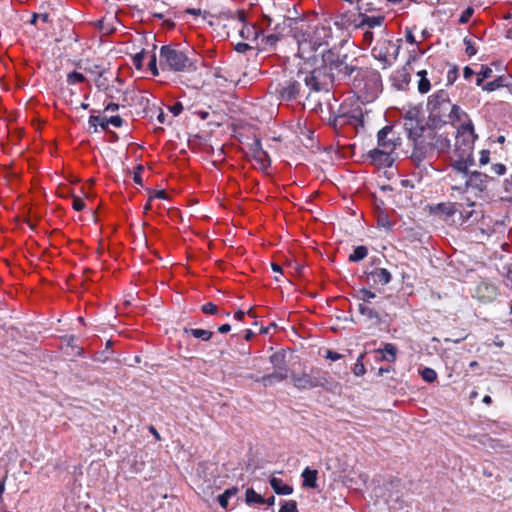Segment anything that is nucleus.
I'll use <instances>...</instances> for the list:
<instances>
[{
	"label": "nucleus",
	"instance_id": "22",
	"mask_svg": "<svg viewBox=\"0 0 512 512\" xmlns=\"http://www.w3.org/2000/svg\"><path fill=\"white\" fill-rule=\"evenodd\" d=\"M434 146L439 152L445 153L450 152L451 153V139L444 134L436 135L434 140Z\"/></svg>",
	"mask_w": 512,
	"mask_h": 512
},
{
	"label": "nucleus",
	"instance_id": "10",
	"mask_svg": "<svg viewBox=\"0 0 512 512\" xmlns=\"http://www.w3.org/2000/svg\"><path fill=\"white\" fill-rule=\"evenodd\" d=\"M304 30L312 38L314 44L319 47L328 45L332 39V28L328 22L318 23L315 25L303 24Z\"/></svg>",
	"mask_w": 512,
	"mask_h": 512
},
{
	"label": "nucleus",
	"instance_id": "33",
	"mask_svg": "<svg viewBox=\"0 0 512 512\" xmlns=\"http://www.w3.org/2000/svg\"><path fill=\"white\" fill-rule=\"evenodd\" d=\"M85 81H86V77L84 76V74H82L80 72L72 71L67 74V83L69 85H76V84L83 83Z\"/></svg>",
	"mask_w": 512,
	"mask_h": 512
},
{
	"label": "nucleus",
	"instance_id": "13",
	"mask_svg": "<svg viewBox=\"0 0 512 512\" xmlns=\"http://www.w3.org/2000/svg\"><path fill=\"white\" fill-rule=\"evenodd\" d=\"M250 150L255 164L258 165L260 169L265 170L270 166L269 156L267 152L263 150L259 140H255L251 144Z\"/></svg>",
	"mask_w": 512,
	"mask_h": 512
},
{
	"label": "nucleus",
	"instance_id": "4",
	"mask_svg": "<svg viewBox=\"0 0 512 512\" xmlns=\"http://www.w3.org/2000/svg\"><path fill=\"white\" fill-rule=\"evenodd\" d=\"M328 79L321 75L319 71L305 72L300 70L295 79L287 80L281 85L279 94L282 99L294 100L300 95L303 83L310 91H320L324 90Z\"/></svg>",
	"mask_w": 512,
	"mask_h": 512
},
{
	"label": "nucleus",
	"instance_id": "18",
	"mask_svg": "<svg viewBox=\"0 0 512 512\" xmlns=\"http://www.w3.org/2000/svg\"><path fill=\"white\" fill-rule=\"evenodd\" d=\"M384 16L378 15V16H368V15H361V20L358 25V28L364 29H372L375 27H380L384 22Z\"/></svg>",
	"mask_w": 512,
	"mask_h": 512
},
{
	"label": "nucleus",
	"instance_id": "26",
	"mask_svg": "<svg viewBox=\"0 0 512 512\" xmlns=\"http://www.w3.org/2000/svg\"><path fill=\"white\" fill-rule=\"evenodd\" d=\"M467 119V114L457 105L453 104V111L451 116H447V122H460L467 123L465 120Z\"/></svg>",
	"mask_w": 512,
	"mask_h": 512
},
{
	"label": "nucleus",
	"instance_id": "49",
	"mask_svg": "<svg viewBox=\"0 0 512 512\" xmlns=\"http://www.w3.org/2000/svg\"><path fill=\"white\" fill-rule=\"evenodd\" d=\"M84 206H85V203H84V201L81 198L76 197V196L73 197V199H72V207H73L74 210L82 211Z\"/></svg>",
	"mask_w": 512,
	"mask_h": 512
},
{
	"label": "nucleus",
	"instance_id": "14",
	"mask_svg": "<svg viewBox=\"0 0 512 512\" xmlns=\"http://www.w3.org/2000/svg\"><path fill=\"white\" fill-rule=\"evenodd\" d=\"M317 381L319 387L325 389L328 392L339 393L341 391V384L334 380L327 371H322L318 369Z\"/></svg>",
	"mask_w": 512,
	"mask_h": 512
},
{
	"label": "nucleus",
	"instance_id": "6",
	"mask_svg": "<svg viewBox=\"0 0 512 512\" xmlns=\"http://www.w3.org/2000/svg\"><path fill=\"white\" fill-rule=\"evenodd\" d=\"M353 78L354 88L367 100H373L382 89L381 75L374 69H358Z\"/></svg>",
	"mask_w": 512,
	"mask_h": 512
},
{
	"label": "nucleus",
	"instance_id": "7",
	"mask_svg": "<svg viewBox=\"0 0 512 512\" xmlns=\"http://www.w3.org/2000/svg\"><path fill=\"white\" fill-rule=\"evenodd\" d=\"M454 176H460L463 180L459 185L452 184V190L461 194L465 193L469 189L475 192H483L487 189L488 183L491 179L488 175L478 171L468 173V169L459 174L455 173L452 169L450 172V178L453 181L455 180Z\"/></svg>",
	"mask_w": 512,
	"mask_h": 512
},
{
	"label": "nucleus",
	"instance_id": "28",
	"mask_svg": "<svg viewBox=\"0 0 512 512\" xmlns=\"http://www.w3.org/2000/svg\"><path fill=\"white\" fill-rule=\"evenodd\" d=\"M237 487H231L226 489L221 495L218 496V502L224 509L228 507L229 499L238 493Z\"/></svg>",
	"mask_w": 512,
	"mask_h": 512
},
{
	"label": "nucleus",
	"instance_id": "57",
	"mask_svg": "<svg viewBox=\"0 0 512 512\" xmlns=\"http://www.w3.org/2000/svg\"><path fill=\"white\" fill-rule=\"evenodd\" d=\"M465 43H466V53L469 55V56H473L477 53V50L475 49V47L471 44V41L470 40H467L465 39Z\"/></svg>",
	"mask_w": 512,
	"mask_h": 512
},
{
	"label": "nucleus",
	"instance_id": "9",
	"mask_svg": "<svg viewBox=\"0 0 512 512\" xmlns=\"http://www.w3.org/2000/svg\"><path fill=\"white\" fill-rule=\"evenodd\" d=\"M400 47L390 40H379L372 49V55L383 63V67L390 66L396 60Z\"/></svg>",
	"mask_w": 512,
	"mask_h": 512
},
{
	"label": "nucleus",
	"instance_id": "8",
	"mask_svg": "<svg viewBox=\"0 0 512 512\" xmlns=\"http://www.w3.org/2000/svg\"><path fill=\"white\" fill-rule=\"evenodd\" d=\"M427 109L434 119L447 122V116H451L453 103H451L448 92L439 90L432 94L427 103Z\"/></svg>",
	"mask_w": 512,
	"mask_h": 512
},
{
	"label": "nucleus",
	"instance_id": "20",
	"mask_svg": "<svg viewBox=\"0 0 512 512\" xmlns=\"http://www.w3.org/2000/svg\"><path fill=\"white\" fill-rule=\"evenodd\" d=\"M457 211L454 203H439L432 208V212L445 218L451 217Z\"/></svg>",
	"mask_w": 512,
	"mask_h": 512
},
{
	"label": "nucleus",
	"instance_id": "12",
	"mask_svg": "<svg viewBox=\"0 0 512 512\" xmlns=\"http://www.w3.org/2000/svg\"><path fill=\"white\" fill-rule=\"evenodd\" d=\"M291 380L294 386L299 390H311L318 388V368H312L310 372L301 374H293Z\"/></svg>",
	"mask_w": 512,
	"mask_h": 512
},
{
	"label": "nucleus",
	"instance_id": "43",
	"mask_svg": "<svg viewBox=\"0 0 512 512\" xmlns=\"http://www.w3.org/2000/svg\"><path fill=\"white\" fill-rule=\"evenodd\" d=\"M491 173L496 176H502L506 173V166L502 163H495L491 166Z\"/></svg>",
	"mask_w": 512,
	"mask_h": 512
},
{
	"label": "nucleus",
	"instance_id": "37",
	"mask_svg": "<svg viewBox=\"0 0 512 512\" xmlns=\"http://www.w3.org/2000/svg\"><path fill=\"white\" fill-rule=\"evenodd\" d=\"M105 73H106V71L104 69L99 71V76L95 80L96 86L99 89H103V90H105L109 86L108 85V80H107V78L105 76Z\"/></svg>",
	"mask_w": 512,
	"mask_h": 512
},
{
	"label": "nucleus",
	"instance_id": "54",
	"mask_svg": "<svg viewBox=\"0 0 512 512\" xmlns=\"http://www.w3.org/2000/svg\"><path fill=\"white\" fill-rule=\"evenodd\" d=\"M325 357L331 361H338L342 358V355L338 352L327 350Z\"/></svg>",
	"mask_w": 512,
	"mask_h": 512
},
{
	"label": "nucleus",
	"instance_id": "19",
	"mask_svg": "<svg viewBox=\"0 0 512 512\" xmlns=\"http://www.w3.org/2000/svg\"><path fill=\"white\" fill-rule=\"evenodd\" d=\"M271 488L278 495H290L293 493V487L285 484L282 479L272 477L269 481Z\"/></svg>",
	"mask_w": 512,
	"mask_h": 512
},
{
	"label": "nucleus",
	"instance_id": "25",
	"mask_svg": "<svg viewBox=\"0 0 512 512\" xmlns=\"http://www.w3.org/2000/svg\"><path fill=\"white\" fill-rule=\"evenodd\" d=\"M382 354V358L389 362H394L397 355V347L394 344L387 343L383 349L378 350Z\"/></svg>",
	"mask_w": 512,
	"mask_h": 512
},
{
	"label": "nucleus",
	"instance_id": "34",
	"mask_svg": "<svg viewBox=\"0 0 512 512\" xmlns=\"http://www.w3.org/2000/svg\"><path fill=\"white\" fill-rule=\"evenodd\" d=\"M422 379L428 383H432L437 379V373L434 369L426 367L420 371Z\"/></svg>",
	"mask_w": 512,
	"mask_h": 512
},
{
	"label": "nucleus",
	"instance_id": "17",
	"mask_svg": "<svg viewBox=\"0 0 512 512\" xmlns=\"http://www.w3.org/2000/svg\"><path fill=\"white\" fill-rule=\"evenodd\" d=\"M394 85L398 89H405L411 81V74L406 67L397 70L392 77Z\"/></svg>",
	"mask_w": 512,
	"mask_h": 512
},
{
	"label": "nucleus",
	"instance_id": "11",
	"mask_svg": "<svg viewBox=\"0 0 512 512\" xmlns=\"http://www.w3.org/2000/svg\"><path fill=\"white\" fill-rule=\"evenodd\" d=\"M295 38L298 44L297 55L303 59H309L312 53L318 49V46L313 43L312 38L304 30V25L296 28Z\"/></svg>",
	"mask_w": 512,
	"mask_h": 512
},
{
	"label": "nucleus",
	"instance_id": "50",
	"mask_svg": "<svg viewBox=\"0 0 512 512\" xmlns=\"http://www.w3.org/2000/svg\"><path fill=\"white\" fill-rule=\"evenodd\" d=\"M480 76L485 80L492 76L493 70L485 65H481V69L479 71Z\"/></svg>",
	"mask_w": 512,
	"mask_h": 512
},
{
	"label": "nucleus",
	"instance_id": "32",
	"mask_svg": "<svg viewBox=\"0 0 512 512\" xmlns=\"http://www.w3.org/2000/svg\"><path fill=\"white\" fill-rule=\"evenodd\" d=\"M358 311L361 315L367 317L368 319H379L378 313L365 303L358 304Z\"/></svg>",
	"mask_w": 512,
	"mask_h": 512
},
{
	"label": "nucleus",
	"instance_id": "41",
	"mask_svg": "<svg viewBox=\"0 0 512 512\" xmlns=\"http://www.w3.org/2000/svg\"><path fill=\"white\" fill-rule=\"evenodd\" d=\"M474 13L473 7H467L465 10L462 11L460 17H459V23L460 24H466L469 22L470 18L472 17Z\"/></svg>",
	"mask_w": 512,
	"mask_h": 512
},
{
	"label": "nucleus",
	"instance_id": "16",
	"mask_svg": "<svg viewBox=\"0 0 512 512\" xmlns=\"http://www.w3.org/2000/svg\"><path fill=\"white\" fill-rule=\"evenodd\" d=\"M391 278V273L385 268H375L367 274V281L372 285H386Z\"/></svg>",
	"mask_w": 512,
	"mask_h": 512
},
{
	"label": "nucleus",
	"instance_id": "1",
	"mask_svg": "<svg viewBox=\"0 0 512 512\" xmlns=\"http://www.w3.org/2000/svg\"><path fill=\"white\" fill-rule=\"evenodd\" d=\"M476 139L477 135L470 120L459 125L450 154L451 167L455 173L459 174L474 165L473 150Z\"/></svg>",
	"mask_w": 512,
	"mask_h": 512
},
{
	"label": "nucleus",
	"instance_id": "15",
	"mask_svg": "<svg viewBox=\"0 0 512 512\" xmlns=\"http://www.w3.org/2000/svg\"><path fill=\"white\" fill-rule=\"evenodd\" d=\"M235 14H236L237 20L243 24V26L240 30V36L244 39L256 40L259 36V29L254 25L245 24L246 15L243 10H238V11H236Z\"/></svg>",
	"mask_w": 512,
	"mask_h": 512
},
{
	"label": "nucleus",
	"instance_id": "45",
	"mask_svg": "<svg viewBox=\"0 0 512 512\" xmlns=\"http://www.w3.org/2000/svg\"><path fill=\"white\" fill-rule=\"evenodd\" d=\"M201 310L205 314L214 315V314H217L218 307L215 304H213L212 302H209V303L202 305Z\"/></svg>",
	"mask_w": 512,
	"mask_h": 512
},
{
	"label": "nucleus",
	"instance_id": "31",
	"mask_svg": "<svg viewBox=\"0 0 512 512\" xmlns=\"http://www.w3.org/2000/svg\"><path fill=\"white\" fill-rule=\"evenodd\" d=\"M245 501L247 504H264L265 498L256 493L254 489L249 488L246 490Z\"/></svg>",
	"mask_w": 512,
	"mask_h": 512
},
{
	"label": "nucleus",
	"instance_id": "21",
	"mask_svg": "<svg viewBox=\"0 0 512 512\" xmlns=\"http://www.w3.org/2000/svg\"><path fill=\"white\" fill-rule=\"evenodd\" d=\"M288 376V369L281 368L280 370L274 369L273 373L264 375L261 378V381L265 384H271L275 381L280 382L287 378Z\"/></svg>",
	"mask_w": 512,
	"mask_h": 512
},
{
	"label": "nucleus",
	"instance_id": "3",
	"mask_svg": "<svg viewBox=\"0 0 512 512\" xmlns=\"http://www.w3.org/2000/svg\"><path fill=\"white\" fill-rule=\"evenodd\" d=\"M347 55H340L331 50H327L322 55L321 66L312 71H319L321 75L329 78L325 83V90L333 84L336 79H348L357 70L356 65L347 63Z\"/></svg>",
	"mask_w": 512,
	"mask_h": 512
},
{
	"label": "nucleus",
	"instance_id": "27",
	"mask_svg": "<svg viewBox=\"0 0 512 512\" xmlns=\"http://www.w3.org/2000/svg\"><path fill=\"white\" fill-rule=\"evenodd\" d=\"M184 332L185 333H190L193 337L201 339L203 341H209L212 338V336H213V332L212 331L204 330V329H198V328H190V329L185 328Z\"/></svg>",
	"mask_w": 512,
	"mask_h": 512
},
{
	"label": "nucleus",
	"instance_id": "51",
	"mask_svg": "<svg viewBox=\"0 0 512 512\" xmlns=\"http://www.w3.org/2000/svg\"><path fill=\"white\" fill-rule=\"evenodd\" d=\"M490 161V152L488 150H482L480 152L479 163L481 166L488 164Z\"/></svg>",
	"mask_w": 512,
	"mask_h": 512
},
{
	"label": "nucleus",
	"instance_id": "59",
	"mask_svg": "<svg viewBox=\"0 0 512 512\" xmlns=\"http://www.w3.org/2000/svg\"><path fill=\"white\" fill-rule=\"evenodd\" d=\"M405 39H406V41H407L408 43H410V44H415V45H417V46H418V43H417V41H416V39H415V36H414V34L412 33V31H410V30H407V31H406Z\"/></svg>",
	"mask_w": 512,
	"mask_h": 512
},
{
	"label": "nucleus",
	"instance_id": "55",
	"mask_svg": "<svg viewBox=\"0 0 512 512\" xmlns=\"http://www.w3.org/2000/svg\"><path fill=\"white\" fill-rule=\"evenodd\" d=\"M40 19L42 22H48L49 15L47 13L43 14H34L31 20L32 24H36L37 20Z\"/></svg>",
	"mask_w": 512,
	"mask_h": 512
},
{
	"label": "nucleus",
	"instance_id": "48",
	"mask_svg": "<svg viewBox=\"0 0 512 512\" xmlns=\"http://www.w3.org/2000/svg\"><path fill=\"white\" fill-rule=\"evenodd\" d=\"M458 77V68L456 66H453L449 69L447 73V82L449 84H453Z\"/></svg>",
	"mask_w": 512,
	"mask_h": 512
},
{
	"label": "nucleus",
	"instance_id": "29",
	"mask_svg": "<svg viewBox=\"0 0 512 512\" xmlns=\"http://www.w3.org/2000/svg\"><path fill=\"white\" fill-rule=\"evenodd\" d=\"M417 75L420 77L418 81V91L422 94H425L431 88L430 81L427 78V71L420 70L417 72Z\"/></svg>",
	"mask_w": 512,
	"mask_h": 512
},
{
	"label": "nucleus",
	"instance_id": "35",
	"mask_svg": "<svg viewBox=\"0 0 512 512\" xmlns=\"http://www.w3.org/2000/svg\"><path fill=\"white\" fill-rule=\"evenodd\" d=\"M279 512H299L295 500L283 501Z\"/></svg>",
	"mask_w": 512,
	"mask_h": 512
},
{
	"label": "nucleus",
	"instance_id": "44",
	"mask_svg": "<svg viewBox=\"0 0 512 512\" xmlns=\"http://www.w3.org/2000/svg\"><path fill=\"white\" fill-rule=\"evenodd\" d=\"M148 68L154 76L159 75V68L157 66V57L152 54L148 63Z\"/></svg>",
	"mask_w": 512,
	"mask_h": 512
},
{
	"label": "nucleus",
	"instance_id": "52",
	"mask_svg": "<svg viewBox=\"0 0 512 512\" xmlns=\"http://www.w3.org/2000/svg\"><path fill=\"white\" fill-rule=\"evenodd\" d=\"M278 40H279V37L276 34H270L263 38V41L265 42V44L269 45L271 47L274 46Z\"/></svg>",
	"mask_w": 512,
	"mask_h": 512
},
{
	"label": "nucleus",
	"instance_id": "38",
	"mask_svg": "<svg viewBox=\"0 0 512 512\" xmlns=\"http://www.w3.org/2000/svg\"><path fill=\"white\" fill-rule=\"evenodd\" d=\"M362 359H363V355L361 354L358 357V359H357V361L354 364V367L352 369L354 375H356V376H361V375H363L366 372V369H365V366H364V364L362 362Z\"/></svg>",
	"mask_w": 512,
	"mask_h": 512
},
{
	"label": "nucleus",
	"instance_id": "39",
	"mask_svg": "<svg viewBox=\"0 0 512 512\" xmlns=\"http://www.w3.org/2000/svg\"><path fill=\"white\" fill-rule=\"evenodd\" d=\"M375 297H376L375 293L370 290H367V289L360 290L359 294H358V298L360 300H362V303H365V304H368L370 302V300Z\"/></svg>",
	"mask_w": 512,
	"mask_h": 512
},
{
	"label": "nucleus",
	"instance_id": "24",
	"mask_svg": "<svg viewBox=\"0 0 512 512\" xmlns=\"http://www.w3.org/2000/svg\"><path fill=\"white\" fill-rule=\"evenodd\" d=\"M270 362L274 369L280 370L281 368L287 369L286 353L285 351H277L270 356Z\"/></svg>",
	"mask_w": 512,
	"mask_h": 512
},
{
	"label": "nucleus",
	"instance_id": "2",
	"mask_svg": "<svg viewBox=\"0 0 512 512\" xmlns=\"http://www.w3.org/2000/svg\"><path fill=\"white\" fill-rule=\"evenodd\" d=\"M401 144L399 134L393 126H385L377 133V147L369 151L371 163L377 167H391L395 161V150Z\"/></svg>",
	"mask_w": 512,
	"mask_h": 512
},
{
	"label": "nucleus",
	"instance_id": "42",
	"mask_svg": "<svg viewBox=\"0 0 512 512\" xmlns=\"http://www.w3.org/2000/svg\"><path fill=\"white\" fill-rule=\"evenodd\" d=\"M89 124L96 129L97 125H100L103 130H105V116H90Z\"/></svg>",
	"mask_w": 512,
	"mask_h": 512
},
{
	"label": "nucleus",
	"instance_id": "56",
	"mask_svg": "<svg viewBox=\"0 0 512 512\" xmlns=\"http://www.w3.org/2000/svg\"><path fill=\"white\" fill-rule=\"evenodd\" d=\"M170 111L174 114V116H178L183 111V105L180 102H176L173 106L170 107Z\"/></svg>",
	"mask_w": 512,
	"mask_h": 512
},
{
	"label": "nucleus",
	"instance_id": "46",
	"mask_svg": "<svg viewBox=\"0 0 512 512\" xmlns=\"http://www.w3.org/2000/svg\"><path fill=\"white\" fill-rule=\"evenodd\" d=\"M145 58V52L142 50L141 52L137 53L133 57V64L136 67V69L140 70L142 68L143 60Z\"/></svg>",
	"mask_w": 512,
	"mask_h": 512
},
{
	"label": "nucleus",
	"instance_id": "30",
	"mask_svg": "<svg viewBox=\"0 0 512 512\" xmlns=\"http://www.w3.org/2000/svg\"><path fill=\"white\" fill-rule=\"evenodd\" d=\"M368 255V249L366 246L360 245L354 248L353 252L349 255V261L359 262Z\"/></svg>",
	"mask_w": 512,
	"mask_h": 512
},
{
	"label": "nucleus",
	"instance_id": "63",
	"mask_svg": "<svg viewBox=\"0 0 512 512\" xmlns=\"http://www.w3.org/2000/svg\"><path fill=\"white\" fill-rule=\"evenodd\" d=\"M119 109V105L117 103H114V102H109L106 106H105V109L104 111H116Z\"/></svg>",
	"mask_w": 512,
	"mask_h": 512
},
{
	"label": "nucleus",
	"instance_id": "62",
	"mask_svg": "<svg viewBox=\"0 0 512 512\" xmlns=\"http://www.w3.org/2000/svg\"><path fill=\"white\" fill-rule=\"evenodd\" d=\"M473 75H475V72L469 66H466L463 70L464 78L469 80Z\"/></svg>",
	"mask_w": 512,
	"mask_h": 512
},
{
	"label": "nucleus",
	"instance_id": "40",
	"mask_svg": "<svg viewBox=\"0 0 512 512\" xmlns=\"http://www.w3.org/2000/svg\"><path fill=\"white\" fill-rule=\"evenodd\" d=\"M123 124V119L119 115L111 116L110 118L105 117V130L108 125H112L114 127H121Z\"/></svg>",
	"mask_w": 512,
	"mask_h": 512
},
{
	"label": "nucleus",
	"instance_id": "47",
	"mask_svg": "<svg viewBox=\"0 0 512 512\" xmlns=\"http://www.w3.org/2000/svg\"><path fill=\"white\" fill-rule=\"evenodd\" d=\"M105 93L110 99H118L117 94H121L122 91L119 88L114 86H108L105 90Z\"/></svg>",
	"mask_w": 512,
	"mask_h": 512
},
{
	"label": "nucleus",
	"instance_id": "60",
	"mask_svg": "<svg viewBox=\"0 0 512 512\" xmlns=\"http://www.w3.org/2000/svg\"><path fill=\"white\" fill-rule=\"evenodd\" d=\"M251 47L247 44V43H238L236 46H235V50L239 53H244L246 52L247 50H249Z\"/></svg>",
	"mask_w": 512,
	"mask_h": 512
},
{
	"label": "nucleus",
	"instance_id": "23",
	"mask_svg": "<svg viewBox=\"0 0 512 512\" xmlns=\"http://www.w3.org/2000/svg\"><path fill=\"white\" fill-rule=\"evenodd\" d=\"M317 470H312L310 468H305L302 472L303 478V486L309 488H316L317 486Z\"/></svg>",
	"mask_w": 512,
	"mask_h": 512
},
{
	"label": "nucleus",
	"instance_id": "61",
	"mask_svg": "<svg viewBox=\"0 0 512 512\" xmlns=\"http://www.w3.org/2000/svg\"><path fill=\"white\" fill-rule=\"evenodd\" d=\"M154 198L166 199L167 198V194H166V192L164 190H160V191L155 192L152 196H150L149 200H153Z\"/></svg>",
	"mask_w": 512,
	"mask_h": 512
},
{
	"label": "nucleus",
	"instance_id": "58",
	"mask_svg": "<svg viewBox=\"0 0 512 512\" xmlns=\"http://www.w3.org/2000/svg\"><path fill=\"white\" fill-rule=\"evenodd\" d=\"M363 40L366 45H370L373 41V32L370 29L366 30L363 34Z\"/></svg>",
	"mask_w": 512,
	"mask_h": 512
},
{
	"label": "nucleus",
	"instance_id": "53",
	"mask_svg": "<svg viewBox=\"0 0 512 512\" xmlns=\"http://www.w3.org/2000/svg\"><path fill=\"white\" fill-rule=\"evenodd\" d=\"M142 171H143V167L138 166L137 170L134 172V175H133L134 182L141 186L143 185V181H142V177H141Z\"/></svg>",
	"mask_w": 512,
	"mask_h": 512
},
{
	"label": "nucleus",
	"instance_id": "5",
	"mask_svg": "<svg viewBox=\"0 0 512 512\" xmlns=\"http://www.w3.org/2000/svg\"><path fill=\"white\" fill-rule=\"evenodd\" d=\"M159 67L173 72H189L195 70L194 62L187 52L179 46L164 45L160 48Z\"/></svg>",
	"mask_w": 512,
	"mask_h": 512
},
{
	"label": "nucleus",
	"instance_id": "64",
	"mask_svg": "<svg viewBox=\"0 0 512 512\" xmlns=\"http://www.w3.org/2000/svg\"><path fill=\"white\" fill-rule=\"evenodd\" d=\"M85 70L91 74H97L99 76V71L102 69L98 65H94L93 67L86 68Z\"/></svg>",
	"mask_w": 512,
	"mask_h": 512
},
{
	"label": "nucleus",
	"instance_id": "36",
	"mask_svg": "<svg viewBox=\"0 0 512 512\" xmlns=\"http://www.w3.org/2000/svg\"><path fill=\"white\" fill-rule=\"evenodd\" d=\"M503 85L504 84H503L502 77H498L497 79L487 82L485 85H483V89L485 91L491 92V91H494V90L502 87Z\"/></svg>",
	"mask_w": 512,
	"mask_h": 512
}]
</instances>
